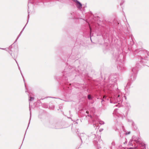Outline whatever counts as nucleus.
Here are the masks:
<instances>
[{
  "instance_id": "7c9ffc66",
  "label": "nucleus",
  "mask_w": 149,
  "mask_h": 149,
  "mask_svg": "<svg viewBox=\"0 0 149 149\" xmlns=\"http://www.w3.org/2000/svg\"><path fill=\"white\" fill-rule=\"evenodd\" d=\"M90 33H91V29L90 26Z\"/></svg>"
},
{
  "instance_id": "a878e982",
  "label": "nucleus",
  "mask_w": 149,
  "mask_h": 149,
  "mask_svg": "<svg viewBox=\"0 0 149 149\" xmlns=\"http://www.w3.org/2000/svg\"><path fill=\"white\" fill-rule=\"evenodd\" d=\"M0 49L3 50H4L6 51H7V50L6 48H0Z\"/></svg>"
},
{
  "instance_id": "a211bd4d",
  "label": "nucleus",
  "mask_w": 149,
  "mask_h": 149,
  "mask_svg": "<svg viewBox=\"0 0 149 149\" xmlns=\"http://www.w3.org/2000/svg\"><path fill=\"white\" fill-rule=\"evenodd\" d=\"M31 111H30V117L29 122V124H28V127L29 126V124L30 123V120H31ZM28 128V127H27V128Z\"/></svg>"
},
{
  "instance_id": "bb28decb",
  "label": "nucleus",
  "mask_w": 149,
  "mask_h": 149,
  "mask_svg": "<svg viewBox=\"0 0 149 149\" xmlns=\"http://www.w3.org/2000/svg\"><path fill=\"white\" fill-rule=\"evenodd\" d=\"M54 107V106H52V107H51V109H53Z\"/></svg>"
},
{
  "instance_id": "20e7f679",
  "label": "nucleus",
  "mask_w": 149,
  "mask_h": 149,
  "mask_svg": "<svg viewBox=\"0 0 149 149\" xmlns=\"http://www.w3.org/2000/svg\"><path fill=\"white\" fill-rule=\"evenodd\" d=\"M141 66V65H139V63H137L136 64V66L132 68V73L130 79L131 81H133L135 79L136 77L137 72L138 70V68H140Z\"/></svg>"
},
{
  "instance_id": "f704fd0d",
  "label": "nucleus",
  "mask_w": 149,
  "mask_h": 149,
  "mask_svg": "<svg viewBox=\"0 0 149 149\" xmlns=\"http://www.w3.org/2000/svg\"><path fill=\"white\" fill-rule=\"evenodd\" d=\"M29 14H28V19H29Z\"/></svg>"
},
{
  "instance_id": "72a5a7b5",
  "label": "nucleus",
  "mask_w": 149,
  "mask_h": 149,
  "mask_svg": "<svg viewBox=\"0 0 149 149\" xmlns=\"http://www.w3.org/2000/svg\"><path fill=\"white\" fill-rule=\"evenodd\" d=\"M128 149H133L132 148H130Z\"/></svg>"
},
{
  "instance_id": "393cba45",
  "label": "nucleus",
  "mask_w": 149,
  "mask_h": 149,
  "mask_svg": "<svg viewBox=\"0 0 149 149\" xmlns=\"http://www.w3.org/2000/svg\"><path fill=\"white\" fill-rule=\"evenodd\" d=\"M129 86H130V84L129 83H128L126 86V88H128L129 87Z\"/></svg>"
},
{
  "instance_id": "aec40b11",
  "label": "nucleus",
  "mask_w": 149,
  "mask_h": 149,
  "mask_svg": "<svg viewBox=\"0 0 149 149\" xmlns=\"http://www.w3.org/2000/svg\"><path fill=\"white\" fill-rule=\"evenodd\" d=\"M8 52L10 54L11 56H12L13 57V56L12 55V51L11 50H10L9 51H8Z\"/></svg>"
},
{
  "instance_id": "6ab92c4d",
  "label": "nucleus",
  "mask_w": 149,
  "mask_h": 149,
  "mask_svg": "<svg viewBox=\"0 0 149 149\" xmlns=\"http://www.w3.org/2000/svg\"><path fill=\"white\" fill-rule=\"evenodd\" d=\"M99 123L101 125H103L104 124V121L102 120H100L99 121Z\"/></svg>"
},
{
  "instance_id": "7ed1b4c3",
  "label": "nucleus",
  "mask_w": 149,
  "mask_h": 149,
  "mask_svg": "<svg viewBox=\"0 0 149 149\" xmlns=\"http://www.w3.org/2000/svg\"><path fill=\"white\" fill-rule=\"evenodd\" d=\"M88 137L90 139H94L93 141V143L95 146H97L98 149H100L101 148L100 145L102 143V142L100 139V136H96L95 134L91 133V134L88 135Z\"/></svg>"
},
{
  "instance_id": "c756f323",
  "label": "nucleus",
  "mask_w": 149,
  "mask_h": 149,
  "mask_svg": "<svg viewBox=\"0 0 149 149\" xmlns=\"http://www.w3.org/2000/svg\"><path fill=\"white\" fill-rule=\"evenodd\" d=\"M104 101V100H102V101H101V102H102V104H103V102Z\"/></svg>"
},
{
  "instance_id": "dca6fc26",
  "label": "nucleus",
  "mask_w": 149,
  "mask_h": 149,
  "mask_svg": "<svg viewBox=\"0 0 149 149\" xmlns=\"http://www.w3.org/2000/svg\"><path fill=\"white\" fill-rule=\"evenodd\" d=\"M134 136H133L132 139H133V140H134V141H135V142L136 143L139 142V141L138 140V139L137 138H136V139H134Z\"/></svg>"
},
{
  "instance_id": "4be33fe9",
  "label": "nucleus",
  "mask_w": 149,
  "mask_h": 149,
  "mask_svg": "<svg viewBox=\"0 0 149 149\" xmlns=\"http://www.w3.org/2000/svg\"><path fill=\"white\" fill-rule=\"evenodd\" d=\"M88 99H89V100H91V96L90 95H88Z\"/></svg>"
},
{
  "instance_id": "49530a36",
  "label": "nucleus",
  "mask_w": 149,
  "mask_h": 149,
  "mask_svg": "<svg viewBox=\"0 0 149 149\" xmlns=\"http://www.w3.org/2000/svg\"><path fill=\"white\" fill-rule=\"evenodd\" d=\"M130 142H129V144H130Z\"/></svg>"
},
{
  "instance_id": "f3484780",
  "label": "nucleus",
  "mask_w": 149,
  "mask_h": 149,
  "mask_svg": "<svg viewBox=\"0 0 149 149\" xmlns=\"http://www.w3.org/2000/svg\"><path fill=\"white\" fill-rule=\"evenodd\" d=\"M15 61L17 63V65H18V67L19 69V70H20V72H21V74L22 75V72H21V69H20V67L19 66V65H18V63H17V61H16V60L15 59ZM22 77H23V76H22Z\"/></svg>"
},
{
  "instance_id": "f8f14e48",
  "label": "nucleus",
  "mask_w": 149,
  "mask_h": 149,
  "mask_svg": "<svg viewBox=\"0 0 149 149\" xmlns=\"http://www.w3.org/2000/svg\"><path fill=\"white\" fill-rule=\"evenodd\" d=\"M42 107L45 108H48L49 106L47 104L44 103L42 105Z\"/></svg>"
},
{
  "instance_id": "9b49d317",
  "label": "nucleus",
  "mask_w": 149,
  "mask_h": 149,
  "mask_svg": "<svg viewBox=\"0 0 149 149\" xmlns=\"http://www.w3.org/2000/svg\"><path fill=\"white\" fill-rule=\"evenodd\" d=\"M29 101H32L34 99V97H32L31 95H29Z\"/></svg>"
},
{
  "instance_id": "e433bc0d",
  "label": "nucleus",
  "mask_w": 149,
  "mask_h": 149,
  "mask_svg": "<svg viewBox=\"0 0 149 149\" xmlns=\"http://www.w3.org/2000/svg\"><path fill=\"white\" fill-rule=\"evenodd\" d=\"M124 116H125L124 115L123 116H122V118H123V117H124Z\"/></svg>"
},
{
  "instance_id": "473e14b6",
  "label": "nucleus",
  "mask_w": 149,
  "mask_h": 149,
  "mask_svg": "<svg viewBox=\"0 0 149 149\" xmlns=\"http://www.w3.org/2000/svg\"><path fill=\"white\" fill-rule=\"evenodd\" d=\"M86 113H87L88 114L89 113V111H86Z\"/></svg>"
},
{
  "instance_id": "39448f33",
  "label": "nucleus",
  "mask_w": 149,
  "mask_h": 149,
  "mask_svg": "<svg viewBox=\"0 0 149 149\" xmlns=\"http://www.w3.org/2000/svg\"><path fill=\"white\" fill-rule=\"evenodd\" d=\"M111 103H117L119 102V104L122 102L123 101V98L120 94H116L110 99Z\"/></svg>"
},
{
  "instance_id": "9d476101",
  "label": "nucleus",
  "mask_w": 149,
  "mask_h": 149,
  "mask_svg": "<svg viewBox=\"0 0 149 149\" xmlns=\"http://www.w3.org/2000/svg\"><path fill=\"white\" fill-rule=\"evenodd\" d=\"M63 75L65 77H66L69 75V74L70 73L68 72V71H66L65 69V71L63 72Z\"/></svg>"
},
{
  "instance_id": "58836bf2",
  "label": "nucleus",
  "mask_w": 149,
  "mask_h": 149,
  "mask_svg": "<svg viewBox=\"0 0 149 149\" xmlns=\"http://www.w3.org/2000/svg\"><path fill=\"white\" fill-rule=\"evenodd\" d=\"M29 109H30V110H31V109H30V107H29Z\"/></svg>"
},
{
  "instance_id": "5701e85b",
  "label": "nucleus",
  "mask_w": 149,
  "mask_h": 149,
  "mask_svg": "<svg viewBox=\"0 0 149 149\" xmlns=\"http://www.w3.org/2000/svg\"><path fill=\"white\" fill-rule=\"evenodd\" d=\"M124 131L126 132V133H125V135H127V134H130V132H126L125 131V130H124Z\"/></svg>"
},
{
  "instance_id": "f257e3e1",
  "label": "nucleus",
  "mask_w": 149,
  "mask_h": 149,
  "mask_svg": "<svg viewBox=\"0 0 149 149\" xmlns=\"http://www.w3.org/2000/svg\"><path fill=\"white\" fill-rule=\"evenodd\" d=\"M108 81L107 84L106 88L110 91L118 89L116 83L117 79L116 76L115 75H111L108 78Z\"/></svg>"
},
{
  "instance_id": "2eb2a0df",
  "label": "nucleus",
  "mask_w": 149,
  "mask_h": 149,
  "mask_svg": "<svg viewBox=\"0 0 149 149\" xmlns=\"http://www.w3.org/2000/svg\"><path fill=\"white\" fill-rule=\"evenodd\" d=\"M22 31H21V32H20V33L19 34V35H18V37L17 38V39H16L15 41V42L18 39V38H19V37L20 36H21V34H22Z\"/></svg>"
},
{
  "instance_id": "f03ea898",
  "label": "nucleus",
  "mask_w": 149,
  "mask_h": 149,
  "mask_svg": "<svg viewBox=\"0 0 149 149\" xmlns=\"http://www.w3.org/2000/svg\"><path fill=\"white\" fill-rule=\"evenodd\" d=\"M140 54V56H139V61L141 64L143 65L144 63L148 62V61L147 58V56H149V52H148L146 51H140L139 52Z\"/></svg>"
},
{
  "instance_id": "c85d7f7f",
  "label": "nucleus",
  "mask_w": 149,
  "mask_h": 149,
  "mask_svg": "<svg viewBox=\"0 0 149 149\" xmlns=\"http://www.w3.org/2000/svg\"><path fill=\"white\" fill-rule=\"evenodd\" d=\"M29 1L30 3H33V2L32 1H31V0H29Z\"/></svg>"
},
{
  "instance_id": "37998d69",
  "label": "nucleus",
  "mask_w": 149,
  "mask_h": 149,
  "mask_svg": "<svg viewBox=\"0 0 149 149\" xmlns=\"http://www.w3.org/2000/svg\"><path fill=\"white\" fill-rule=\"evenodd\" d=\"M95 125L94 124V125H93V126H94V127H95Z\"/></svg>"
},
{
  "instance_id": "79ce46f5",
  "label": "nucleus",
  "mask_w": 149,
  "mask_h": 149,
  "mask_svg": "<svg viewBox=\"0 0 149 149\" xmlns=\"http://www.w3.org/2000/svg\"><path fill=\"white\" fill-rule=\"evenodd\" d=\"M25 87L26 88V85H25Z\"/></svg>"
},
{
  "instance_id": "412c9836",
  "label": "nucleus",
  "mask_w": 149,
  "mask_h": 149,
  "mask_svg": "<svg viewBox=\"0 0 149 149\" xmlns=\"http://www.w3.org/2000/svg\"><path fill=\"white\" fill-rule=\"evenodd\" d=\"M124 0H122L121 1V2L120 3V6L122 5L123 4V3H124Z\"/></svg>"
},
{
  "instance_id": "4468645a",
  "label": "nucleus",
  "mask_w": 149,
  "mask_h": 149,
  "mask_svg": "<svg viewBox=\"0 0 149 149\" xmlns=\"http://www.w3.org/2000/svg\"><path fill=\"white\" fill-rule=\"evenodd\" d=\"M128 121L129 122H131L132 123V125H134V123L132 120L128 119Z\"/></svg>"
},
{
  "instance_id": "2f4dec72",
  "label": "nucleus",
  "mask_w": 149,
  "mask_h": 149,
  "mask_svg": "<svg viewBox=\"0 0 149 149\" xmlns=\"http://www.w3.org/2000/svg\"><path fill=\"white\" fill-rule=\"evenodd\" d=\"M141 149H146V147H145V146H144V147H143V149H142V148H141Z\"/></svg>"
},
{
  "instance_id": "0eeeda50",
  "label": "nucleus",
  "mask_w": 149,
  "mask_h": 149,
  "mask_svg": "<svg viewBox=\"0 0 149 149\" xmlns=\"http://www.w3.org/2000/svg\"><path fill=\"white\" fill-rule=\"evenodd\" d=\"M79 136L82 141V140L84 141L87 139L86 135L84 133L81 134Z\"/></svg>"
},
{
  "instance_id": "c9c22d12",
  "label": "nucleus",
  "mask_w": 149,
  "mask_h": 149,
  "mask_svg": "<svg viewBox=\"0 0 149 149\" xmlns=\"http://www.w3.org/2000/svg\"><path fill=\"white\" fill-rule=\"evenodd\" d=\"M69 112L70 113H71V111H69Z\"/></svg>"
},
{
  "instance_id": "c03bdc74",
  "label": "nucleus",
  "mask_w": 149,
  "mask_h": 149,
  "mask_svg": "<svg viewBox=\"0 0 149 149\" xmlns=\"http://www.w3.org/2000/svg\"><path fill=\"white\" fill-rule=\"evenodd\" d=\"M27 91H25V92H27Z\"/></svg>"
},
{
  "instance_id": "423d86ee",
  "label": "nucleus",
  "mask_w": 149,
  "mask_h": 149,
  "mask_svg": "<svg viewBox=\"0 0 149 149\" xmlns=\"http://www.w3.org/2000/svg\"><path fill=\"white\" fill-rule=\"evenodd\" d=\"M74 2H75L77 7L79 9H81L82 8V4L77 0H74Z\"/></svg>"
},
{
  "instance_id": "6e6552de",
  "label": "nucleus",
  "mask_w": 149,
  "mask_h": 149,
  "mask_svg": "<svg viewBox=\"0 0 149 149\" xmlns=\"http://www.w3.org/2000/svg\"><path fill=\"white\" fill-rule=\"evenodd\" d=\"M122 55L120 54L119 56L118 57V58H117V60L118 61H120V62L121 63H123L124 60V57L123 56V60H122V59L120 58L121 57H122Z\"/></svg>"
},
{
  "instance_id": "b1692460",
  "label": "nucleus",
  "mask_w": 149,
  "mask_h": 149,
  "mask_svg": "<svg viewBox=\"0 0 149 149\" xmlns=\"http://www.w3.org/2000/svg\"><path fill=\"white\" fill-rule=\"evenodd\" d=\"M28 22V21H27V23H26V24L25 25V26L23 28V29H22V31H22V32L23 31H24V29H25V26H26Z\"/></svg>"
},
{
  "instance_id": "ddd939ff",
  "label": "nucleus",
  "mask_w": 149,
  "mask_h": 149,
  "mask_svg": "<svg viewBox=\"0 0 149 149\" xmlns=\"http://www.w3.org/2000/svg\"><path fill=\"white\" fill-rule=\"evenodd\" d=\"M118 109H115L113 113V114H116V116H119V115L118 114H116V111L117 110H118Z\"/></svg>"
},
{
  "instance_id": "cd10ccee",
  "label": "nucleus",
  "mask_w": 149,
  "mask_h": 149,
  "mask_svg": "<svg viewBox=\"0 0 149 149\" xmlns=\"http://www.w3.org/2000/svg\"><path fill=\"white\" fill-rule=\"evenodd\" d=\"M106 96H104V97H103V99H106Z\"/></svg>"
},
{
  "instance_id": "a18cd8bd",
  "label": "nucleus",
  "mask_w": 149,
  "mask_h": 149,
  "mask_svg": "<svg viewBox=\"0 0 149 149\" xmlns=\"http://www.w3.org/2000/svg\"><path fill=\"white\" fill-rule=\"evenodd\" d=\"M68 70H70L69 69H68Z\"/></svg>"
},
{
  "instance_id": "ea45409f",
  "label": "nucleus",
  "mask_w": 149,
  "mask_h": 149,
  "mask_svg": "<svg viewBox=\"0 0 149 149\" xmlns=\"http://www.w3.org/2000/svg\"><path fill=\"white\" fill-rule=\"evenodd\" d=\"M130 144H131V146L132 145V143H130Z\"/></svg>"
},
{
  "instance_id": "a19ab883",
  "label": "nucleus",
  "mask_w": 149,
  "mask_h": 149,
  "mask_svg": "<svg viewBox=\"0 0 149 149\" xmlns=\"http://www.w3.org/2000/svg\"><path fill=\"white\" fill-rule=\"evenodd\" d=\"M130 144H131V146L132 145V143H130Z\"/></svg>"
},
{
  "instance_id": "1a4fd4ad",
  "label": "nucleus",
  "mask_w": 149,
  "mask_h": 149,
  "mask_svg": "<svg viewBox=\"0 0 149 149\" xmlns=\"http://www.w3.org/2000/svg\"><path fill=\"white\" fill-rule=\"evenodd\" d=\"M110 149H116V148L115 146V143L113 141L111 143V146L110 147Z\"/></svg>"
},
{
  "instance_id": "4c0bfd02",
  "label": "nucleus",
  "mask_w": 149,
  "mask_h": 149,
  "mask_svg": "<svg viewBox=\"0 0 149 149\" xmlns=\"http://www.w3.org/2000/svg\"><path fill=\"white\" fill-rule=\"evenodd\" d=\"M124 97H125V99H126V97L125 96H124Z\"/></svg>"
}]
</instances>
